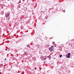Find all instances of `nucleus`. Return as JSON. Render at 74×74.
Returning a JSON list of instances; mask_svg holds the SVG:
<instances>
[{
	"label": "nucleus",
	"instance_id": "f257e3e1",
	"mask_svg": "<svg viewBox=\"0 0 74 74\" xmlns=\"http://www.w3.org/2000/svg\"><path fill=\"white\" fill-rule=\"evenodd\" d=\"M49 51H50L51 52H52V51H53V50H54L53 46H51V47L49 48Z\"/></svg>",
	"mask_w": 74,
	"mask_h": 74
},
{
	"label": "nucleus",
	"instance_id": "f03ea898",
	"mask_svg": "<svg viewBox=\"0 0 74 74\" xmlns=\"http://www.w3.org/2000/svg\"><path fill=\"white\" fill-rule=\"evenodd\" d=\"M71 55V54H70V53H69L67 54L66 55V56L67 58H69L70 57V56Z\"/></svg>",
	"mask_w": 74,
	"mask_h": 74
},
{
	"label": "nucleus",
	"instance_id": "7ed1b4c3",
	"mask_svg": "<svg viewBox=\"0 0 74 74\" xmlns=\"http://www.w3.org/2000/svg\"><path fill=\"white\" fill-rule=\"evenodd\" d=\"M62 55H60V57L61 58V57H62Z\"/></svg>",
	"mask_w": 74,
	"mask_h": 74
},
{
	"label": "nucleus",
	"instance_id": "20e7f679",
	"mask_svg": "<svg viewBox=\"0 0 74 74\" xmlns=\"http://www.w3.org/2000/svg\"><path fill=\"white\" fill-rule=\"evenodd\" d=\"M8 16H9L8 15H6V18H7V17H8Z\"/></svg>",
	"mask_w": 74,
	"mask_h": 74
},
{
	"label": "nucleus",
	"instance_id": "39448f33",
	"mask_svg": "<svg viewBox=\"0 0 74 74\" xmlns=\"http://www.w3.org/2000/svg\"><path fill=\"white\" fill-rule=\"evenodd\" d=\"M46 60V58H44V60Z\"/></svg>",
	"mask_w": 74,
	"mask_h": 74
},
{
	"label": "nucleus",
	"instance_id": "423d86ee",
	"mask_svg": "<svg viewBox=\"0 0 74 74\" xmlns=\"http://www.w3.org/2000/svg\"><path fill=\"white\" fill-rule=\"evenodd\" d=\"M7 15H8V16H10V13L8 14Z\"/></svg>",
	"mask_w": 74,
	"mask_h": 74
},
{
	"label": "nucleus",
	"instance_id": "0eeeda50",
	"mask_svg": "<svg viewBox=\"0 0 74 74\" xmlns=\"http://www.w3.org/2000/svg\"><path fill=\"white\" fill-rule=\"evenodd\" d=\"M27 47H29V45H27Z\"/></svg>",
	"mask_w": 74,
	"mask_h": 74
},
{
	"label": "nucleus",
	"instance_id": "6e6552de",
	"mask_svg": "<svg viewBox=\"0 0 74 74\" xmlns=\"http://www.w3.org/2000/svg\"><path fill=\"white\" fill-rule=\"evenodd\" d=\"M64 12H65V10H64L63 11Z\"/></svg>",
	"mask_w": 74,
	"mask_h": 74
},
{
	"label": "nucleus",
	"instance_id": "1a4fd4ad",
	"mask_svg": "<svg viewBox=\"0 0 74 74\" xmlns=\"http://www.w3.org/2000/svg\"><path fill=\"white\" fill-rule=\"evenodd\" d=\"M46 58H49V57L48 56H47Z\"/></svg>",
	"mask_w": 74,
	"mask_h": 74
},
{
	"label": "nucleus",
	"instance_id": "9d476101",
	"mask_svg": "<svg viewBox=\"0 0 74 74\" xmlns=\"http://www.w3.org/2000/svg\"><path fill=\"white\" fill-rule=\"evenodd\" d=\"M35 70H36V69H37V68H35Z\"/></svg>",
	"mask_w": 74,
	"mask_h": 74
},
{
	"label": "nucleus",
	"instance_id": "9b49d317",
	"mask_svg": "<svg viewBox=\"0 0 74 74\" xmlns=\"http://www.w3.org/2000/svg\"><path fill=\"white\" fill-rule=\"evenodd\" d=\"M5 51H7V49H5Z\"/></svg>",
	"mask_w": 74,
	"mask_h": 74
},
{
	"label": "nucleus",
	"instance_id": "f8f14e48",
	"mask_svg": "<svg viewBox=\"0 0 74 74\" xmlns=\"http://www.w3.org/2000/svg\"><path fill=\"white\" fill-rule=\"evenodd\" d=\"M25 55H27V54H25Z\"/></svg>",
	"mask_w": 74,
	"mask_h": 74
},
{
	"label": "nucleus",
	"instance_id": "ddd939ff",
	"mask_svg": "<svg viewBox=\"0 0 74 74\" xmlns=\"http://www.w3.org/2000/svg\"><path fill=\"white\" fill-rule=\"evenodd\" d=\"M25 53H26V52H24Z\"/></svg>",
	"mask_w": 74,
	"mask_h": 74
},
{
	"label": "nucleus",
	"instance_id": "4468645a",
	"mask_svg": "<svg viewBox=\"0 0 74 74\" xmlns=\"http://www.w3.org/2000/svg\"><path fill=\"white\" fill-rule=\"evenodd\" d=\"M5 60H6V58H5Z\"/></svg>",
	"mask_w": 74,
	"mask_h": 74
}]
</instances>
